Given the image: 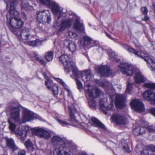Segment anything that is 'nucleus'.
<instances>
[{"instance_id":"f257e3e1","label":"nucleus","mask_w":155,"mask_h":155,"mask_svg":"<svg viewBox=\"0 0 155 155\" xmlns=\"http://www.w3.org/2000/svg\"><path fill=\"white\" fill-rule=\"evenodd\" d=\"M6 3V8L10 5L9 11L6 16L7 25L11 29L23 26L24 22L19 17V13L15 8L18 3V0H10Z\"/></svg>"},{"instance_id":"f03ea898","label":"nucleus","mask_w":155,"mask_h":155,"mask_svg":"<svg viewBox=\"0 0 155 155\" xmlns=\"http://www.w3.org/2000/svg\"><path fill=\"white\" fill-rule=\"evenodd\" d=\"M53 131L49 130V138L53 136L51 142L54 146V155H71V151H64L65 147V142L59 136H54Z\"/></svg>"},{"instance_id":"7ed1b4c3","label":"nucleus","mask_w":155,"mask_h":155,"mask_svg":"<svg viewBox=\"0 0 155 155\" xmlns=\"http://www.w3.org/2000/svg\"><path fill=\"white\" fill-rule=\"evenodd\" d=\"M59 61L63 64L65 71L69 73L71 70L72 72L76 74L77 67L75 64L70 61L68 56L66 54L62 55L59 58Z\"/></svg>"},{"instance_id":"20e7f679","label":"nucleus","mask_w":155,"mask_h":155,"mask_svg":"<svg viewBox=\"0 0 155 155\" xmlns=\"http://www.w3.org/2000/svg\"><path fill=\"white\" fill-rule=\"evenodd\" d=\"M49 8L54 15L57 23H59V20L63 14L62 8L52 0H49Z\"/></svg>"},{"instance_id":"39448f33","label":"nucleus","mask_w":155,"mask_h":155,"mask_svg":"<svg viewBox=\"0 0 155 155\" xmlns=\"http://www.w3.org/2000/svg\"><path fill=\"white\" fill-rule=\"evenodd\" d=\"M71 15H72L75 21L73 26L74 30L76 32L80 33L84 32L85 29L84 24L81 21L80 17L76 14L71 12Z\"/></svg>"},{"instance_id":"423d86ee","label":"nucleus","mask_w":155,"mask_h":155,"mask_svg":"<svg viewBox=\"0 0 155 155\" xmlns=\"http://www.w3.org/2000/svg\"><path fill=\"white\" fill-rule=\"evenodd\" d=\"M119 67L121 71L124 74L132 76L134 73V68L133 65L128 63H121Z\"/></svg>"},{"instance_id":"0eeeda50","label":"nucleus","mask_w":155,"mask_h":155,"mask_svg":"<svg viewBox=\"0 0 155 155\" xmlns=\"http://www.w3.org/2000/svg\"><path fill=\"white\" fill-rule=\"evenodd\" d=\"M71 12H66L67 14H68L70 15L68 18L64 19L61 20L60 23V28L58 31H62L67 28H70L72 25L74 18L72 15H71Z\"/></svg>"},{"instance_id":"6e6552de","label":"nucleus","mask_w":155,"mask_h":155,"mask_svg":"<svg viewBox=\"0 0 155 155\" xmlns=\"http://www.w3.org/2000/svg\"><path fill=\"white\" fill-rule=\"evenodd\" d=\"M137 57L143 59L147 63L148 66L151 71L155 69V62L153 60L148 56H143L141 52L137 51L134 49V51L131 52Z\"/></svg>"},{"instance_id":"1a4fd4ad","label":"nucleus","mask_w":155,"mask_h":155,"mask_svg":"<svg viewBox=\"0 0 155 155\" xmlns=\"http://www.w3.org/2000/svg\"><path fill=\"white\" fill-rule=\"evenodd\" d=\"M94 91L93 88H89L86 91L85 95L90 107L95 108H96V104L94 100L95 97L93 95Z\"/></svg>"},{"instance_id":"9d476101","label":"nucleus","mask_w":155,"mask_h":155,"mask_svg":"<svg viewBox=\"0 0 155 155\" xmlns=\"http://www.w3.org/2000/svg\"><path fill=\"white\" fill-rule=\"evenodd\" d=\"M32 131L34 135L45 139H48V133L47 128L37 127L33 128Z\"/></svg>"},{"instance_id":"9b49d317","label":"nucleus","mask_w":155,"mask_h":155,"mask_svg":"<svg viewBox=\"0 0 155 155\" xmlns=\"http://www.w3.org/2000/svg\"><path fill=\"white\" fill-rule=\"evenodd\" d=\"M132 108L138 112H142L144 110V105L139 100H133L130 103Z\"/></svg>"},{"instance_id":"f8f14e48","label":"nucleus","mask_w":155,"mask_h":155,"mask_svg":"<svg viewBox=\"0 0 155 155\" xmlns=\"http://www.w3.org/2000/svg\"><path fill=\"white\" fill-rule=\"evenodd\" d=\"M48 11L45 10L37 12V21L39 23H41L46 19L47 22L48 23Z\"/></svg>"},{"instance_id":"ddd939ff","label":"nucleus","mask_w":155,"mask_h":155,"mask_svg":"<svg viewBox=\"0 0 155 155\" xmlns=\"http://www.w3.org/2000/svg\"><path fill=\"white\" fill-rule=\"evenodd\" d=\"M35 114L29 110H24L22 116V121L20 122V123H23L33 119L35 118Z\"/></svg>"},{"instance_id":"4468645a","label":"nucleus","mask_w":155,"mask_h":155,"mask_svg":"<svg viewBox=\"0 0 155 155\" xmlns=\"http://www.w3.org/2000/svg\"><path fill=\"white\" fill-rule=\"evenodd\" d=\"M49 89L52 92V93L58 101H59L61 99V97H57V96L58 93V85L54 84L53 81L49 79Z\"/></svg>"},{"instance_id":"2eb2a0df","label":"nucleus","mask_w":155,"mask_h":155,"mask_svg":"<svg viewBox=\"0 0 155 155\" xmlns=\"http://www.w3.org/2000/svg\"><path fill=\"white\" fill-rule=\"evenodd\" d=\"M76 74L72 72L76 76H78L80 75L83 81L86 82L90 79L91 77V72L89 70H85L82 72L78 71L77 68V71H76Z\"/></svg>"},{"instance_id":"dca6fc26","label":"nucleus","mask_w":155,"mask_h":155,"mask_svg":"<svg viewBox=\"0 0 155 155\" xmlns=\"http://www.w3.org/2000/svg\"><path fill=\"white\" fill-rule=\"evenodd\" d=\"M11 117L15 122L19 121L20 111L17 107L12 106L11 109Z\"/></svg>"},{"instance_id":"f3484780","label":"nucleus","mask_w":155,"mask_h":155,"mask_svg":"<svg viewBox=\"0 0 155 155\" xmlns=\"http://www.w3.org/2000/svg\"><path fill=\"white\" fill-rule=\"evenodd\" d=\"M97 72L101 76H108L110 75L112 73L111 69L106 66L99 67L97 69Z\"/></svg>"},{"instance_id":"a211bd4d","label":"nucleus","mask_w":155,"mask_h":155,"mask_svg":"<svg viewBox=\"0 0 155 155\" xmlns=\"http://www.w3.org/2000/svg\"><path fill=\"white\" fill-rule=\"evenodd\" d=\"M125 96L123 94L117 95L115 100V104L118 108H122L124 106Z\"/></svg>"},{"instance_id":"6ab92c4d","label":"nucleus","mask_w":155,"mask_h":155,"mask_svg":"<svg viewBox=\"0 0 155 155\" xmlns=\"http://www.w3.org/2000/svg\"><path fill=\"white\" fill-rule=\"evenodd\" d=\"M91 120L92 122L95 124L96 126L99 127L101 129V131L103 135L105 136L108 134V131L105 128L104 124L95 117H92Z\"/></svg>"},{"instance_id":"aec40b11","label":"nucleus","mask_w":155,"mask_h":155,"mask_svg":"<svg viewBox=\"0 0 155 155\" xmlns=\"http://www.w3.org/2000/svg\"><path fill=\"white\" fill-rule=\"evenodd\" d=\"M63 43L64 45L72 53L76 51L77 46L74 41L68 39H65L64 40Z\"/></svg>"},{"instance_id":"412c9836","label":"nucleus","mask_w":155,"mask_h":155,"mask_svg":"<svg viewBox=\"0 0 155 155\" xmlns=\"http://www.w3.org/2000/svg\"><path fill=\"white\" fill-rule=\"evenodd\" d=\"M113 121L117 124H124L126 121L124 117L119 114H114L111 116Z\"/></svg>"},{"instance_id":"4be33fe9","label":"nucleus","mask_w":155,"mask_h":155,"mask_svg":"<svg viewBox=\"0 0 155 155\" xmlns=\"http://www.w3.org/2000/svg\"><path fill=\"white\" fill-rule=\"evenodd\" d=\"M104 101L102 99L99 101V106L101 108L102 110L104 113L106 114H107V111L109 110H112L114 107V105L112 102L107 107H106L104 105Z\"/></svg>"},{"instance_id":"5701e85b","label":"nucleus","mask_w":155,"mask_h":155,"mask_svg":"<svg viewBox=\"0 0 155 155\" xmlns=\"http://www.w3.org/2000/svg\"><path fill=\"white\" fill-rule=\"evenodd\" d=\"M75 104L69 103L68 104V110L70 117L72 121L75 119L74 114L77 112V110L75 107Z\"/></svg>"},{"instance_id":"b1692460","label":"nucleus","mask_w":155,"mask_h":155,"mask_svg":"<svg viewBox=\"0 0 155 155\" xmlns=\"http://www.w3.org/2000/svg\"><path fill=\"white\" fill-rule=\"evenodd\" d=\"M30 35L29 30L28 28H25L22 30L20 33V36L22 41L25 43L28 40L29 37Z\"/></svg>"},{"instance_id":"393cba45","label":"nucleus","mask_w":155,"mask_h":155,"mask_svg":"<svg viewBox=\"0 0 155 155\" xmlns=\"http://www.w3.org/2000/svg\"><path fill=\"white\" fill-rule=\"evenodd\" d=\"M155 94V93L153 90H148L146 91L143 93V96L144 99L150 101Z\"/></svg>"},{"instance_id":"a878e982","label":"nucleus","mask_w":155,"mask_h":155,"mask_svg":"<svg viewBox=\"0 0 155 155\" xmlns=\"http://www.w3.org/2000/svg\"><path fill=\"white\" fill-rule=\"evenodd\" d=\"M6 141V145L7 146L13 149L14 150H16L18 149V147L15 145L14 142L12 138H9L7 137L4 138Z\"/></svg>"},{"instance_id":"bb28decb","label":"nucleus","mask_w":155,"mask_h":155,"mask_svg":"<svg viewBox=\"0 0 155 155\" xmlns=\"http://www.w3.org/2000/svg\"><path fill=\"white\" fill-rule=\"evenodd\" d=\"M134 78L135 82L137 83H143L145 81V78L140 72L135 74Z\"/></svg>"},{"instance_id":"cd10ccee","label":"nucleus","mask_w":155,"mask_h":155,"mask_svg":"<svg viewBox=\"0 0 155 155\" xmlns=\"http://www.w3.org/2000/svg\"><path fill=\"white\" fill-rule=\"evenodd\" d=\"M25 43L27 44L30 46L35 47L41 45L42 43V41L39 39H36L33 41H28V40Z\"/></svg>"},{"instance_id":"c85d7f7f","label":"nucleus","mask_w":155,"mask_h":155,"mask_svg":"<svg viewBox=\"0 0 155 155\" xmlns=\"http://www.w3.org/2000/svg\"><path fill=\"white\" fill-rule=\"evenodd\" d=\"M21 8L22 11L31 10L33 9V7L27 2H22L21 5Z\"/></svg>"},{"instance_id":"c756f323","label":"nucleus","mask_w":155,"mask_h":155,"mask_svg":"<svg viewBox=\"0 0 155 155\" xmlns=\"http://www.w3.org/2000/svg\"><path fill=\"white\" fill-rule=\"evenodd\" d=\"M153 145H151L147 146L143 148L142 151L141 152L142 155H149L151 150L153 149Z\"/></svg>"},{"instance_id":"7c9ffc66","label":"nucleus","mask_w":155,"mask_h":155,"mask_svg":"<svg viewBox=\"0 0 155 155\" xmlns=\"http://www.w3.org/2000/svg\"><path fill=\"white\" fill-rule=\"evenodd\" d=\"M109 55L110 59L114 61L118 62L119 61V59L117 58V55L115 54L114 51H113L111 49H110L109 50Z\"/></svg>"},{"instance_id":"2f4dec72","label":"nucleus","mask_w":155,"mask_h":155,"mask_svg":"<svg viewBox=\"0 0 155 155\" xmlns=\"http://www.w3.org/2000/svg\"><path fill=\"white\" fill-rule=\"evenodd\" d=\"M25 132L20 130H18V131H15V133L16 134L19 138L21 140H24L25 139V135L24 134Z\"/></svg>"},{"instance_id":"473e14b6","label":"nucleus","mask_w":155,"mask_h":155,"mask_svg":"<svg viewBox=\"0 0 155 155\" xmlns=\"http://www.w3.org/2000/svg\"><path fill=\"white\" fill-rule=\"evenodd\" d=\"M84 45H90L91 43H95V41L92 40L89 37L87 36H85L84 37Z\"/></svg>"},{"instance_id":"72a5a7b5","label":"nucleus","mask_w":155,"mask_h":155,"mask_svg":"<svg viewBox=\"0 0 155 155\" xmlns=\"http://www.w3.org/2000/svg\"><path fill=\"white\" fill-rule=\"evenodd\" d=\"M127 87L125 91V92L129 94H130V92L132 87V84L129 81H127Z\"/></svg>"},{"instance_id":"f704fd0d","label":"nucleus","mask_w":155,"mask_h":155,"mask_svg":"<svg viewBox=\"0 0 155 155\" xmlns=\"http://www.w3.org/2000/svg\"><path fill=\"white\" fill-rule=\"evenodd\" d=\"M93 47H97L98 48L97 50H98V52L101 54L103 53L104 50L102 47L100 46L99 45L98 42L97 41L95 42V44L92 46Z\"/></svg>"},{"instance_id":"c9c22d12","label":"nucleus","mask_w":155,"mask_h":155,"mask_svg":"<svg viewBox=\"0 0 155 155\" xmlns=\"http://www.w3.org/2000/svg\"><path fill=\"white\" fill-rule=\"evenodd\" d=\"M8 122L9 124V128L12 131H14L16 127V125L14 123L11 122L10 120H8Z\"/></svg>"},{"instance_id":"e433bc0d","label":"nucleus","mask_w":155,"mask_h":155,"mask_svg":"<svg viewBox=\"0 0 155 155\" xmlns=\"http://www.w3.org/2000/svg\"><path fill=\"white\" fill-rule=\"evenodd\" d=\"M35 57L37 60L40 63L44 65H46V63L45 61L42 59L41 57H38L37 54H35Z\"/></svg>"},{"instance_id":"4c0bfd02","label":"nucleus","mask_w":155,"mask_h":155,"mask_svg":"<svg viewBox=\"0 0 155 155\" xmlns=\"http://www.w3.org/2000/svg\"><path fill=\"white\" fill-rule=\"evenodd\" d=\"M122 46L123 48L130 53L132 51H134V49L126 44H122Z\"/></svg>"},{"instance_id":"58836bf2","label":"nucleus","mask_w":155,"mask_h":155,"mask_svg":"<svg viewBox=\"0 0 155 155\" xmlns=\"http://www.w3.org/2000/svg\"><path fill=\"white\" fill-rule=\"evenodd\" d=\"M143 86L148 88L154 89L155 88V83H145L144 84Z\"/></svg>"},{"instance_id":"ea45409f","label":"nucleus","mask_w":155,"mask_h":155,"mask_svg":"<svg viewBox=\"0 0 155 155\" xmlns=\"http://www.w3.org/2000/svg\"><path fill=\"white\" fill-rule=\"evenodd\" d=\"M146 130L150 133H155V128L153 126H149L146 127Z\"/></svg>"},{"instance_id":"a19ab883","label":"nucleus","mask_w":155,"mask_h":155,"mask_svg":"<svg viewBox=\"0 0 155 155\" xmlns=\"http://www.w3.org/2000/svg\"><path fill=\"white\" fill-rule=\"evenodd\" d=\"M140 127H136L133 130V133L135 136H137L140 135Z\"/></svg>"},{"instance_id":"79ce46f5","label":"nucleus","mask_w":155,"mask_h":155,"mask_svg":"<svg viewBox=\"0 0 155 155\" xmlns=\"http://www.w3.org/2000/svg\"><path fill=\"white\" fill-rule=\"evenodd\" d=\"M9 29L15 35H18V31L19 30H18V29L21 28V27H22L23 26H21L20 28H13L12 29H10L9 27V26H8Z\"/></svg>"},{"instance_id":"37998d69","label":"nucleus","mask_w":155,"mask_h":155,"mask_svg":"<svg viewBox=\"0 0 155 155\" xmlns=\"http://www.w3.org/2000/svg\"><path fill=\"white\" fill-rule=\"evenodd\" d=\"M76 83L78 89L80 90L82 87V85L81 82L78 79H76Z\"/></svg>"},{"instance_id":"c03bdc74","label":"nucleus","mask_w":155,"mask_h":155,"mask_svg":"<svg viewBox=\"0 0 155 155\" xmlns=\"http://www.w3.org/2000/svg\"><path fill=\"white\" fill-rule=\"evenodd\" d=\"M26 151L22 149L19 150L18 151L16 155H26Z\"/></svg>"},{"instance_id":"a18cd8bd","label":"nucleus","mask_w":155,"mask_h":155,"mask_svg":"<svg viewBox=\"0 0 155 155\" xmlns=\"http://www.w3.org/2000/svg\"><path fill=\"white\" fill-rule=\"evenodd\" d=\"M58 122L60 123V124L63 126H66L68 125H70V124L65 121L61 120L58 119H57Z\"/></svg>"},{"instance_id":"49530a36","label":"nucleus","mask_w":155,"mask_h":155,"mask_svg":"<svg viewBox=\"0 0 155 155\" xmlns=\"http://www.w3.org/2000/svg\"><path fill=\"white\" fill-rule=\"evenodd\" d=\"M25 144L27 148L31 147L32 145L31 142L29 140H27V141L25 142Z\"/></svg>"},{"instance_id":"de8ad7c7","label":"nucleus","mask_w":155,"mask_h":155,"mask_svg":"<svg viewBox=\"0 0 155 155\" xmlns=\"http://www.w3.org/2000/svg\"><path fill=\"white\" fill-rule=\"evenodd\" d=\"M68 34L69 36L72 38H74L76 37L77 35L76 33L71 31H68Z\"/></svg>"},{"instance_id":"09e8293b","label":"nucleus","mask_w":155,"mask_h":155,"mask_svg":"<svg viewBox=\"0 0 155 155\" xmlns=\"http://www.w3.org/2000/svg\"><path fill=\"white\" fill-rule=\"evenodd\" d=\"M146 127H140V134L141 135L145 134L146 132Z\"/></svg>"},{"instance_id":"8fccbe9b","label":"nucleus","mask_w":155,"mask_h":155,"mask_svg":"<svg viewBox=\"0 0 155 155\" xmlns=\"http://www.w3.org/2000/svg\"><path fill=\"white\" fill-rule=\"evenodd\" d=\"M69 147H70L71 150H72L73 151V152L74 151H75L77 149V147L76 146L72 143L69 145Z\"/></svg>"},{"instance_id":"3c124183","label":"nucleus","mask_w":155,"mask_h":155,"mask_svg":"<svg viewBox=\"0 0 155 155\" xmlns=\"http://www.w3.org/2000/svg\"><path fill=\"white\" fill-rule=\"evenodd\" d=\"M125 145L123 146V148L124 149L126 150L128 153H130L131 151L129 149V147L128 146V144L127 142H126L124 143Z\"/></svg>"},{"instance_id":"603ef678","label":"nucleus","mask_w":155,"mask_h":155,"mask_svg":"<svg viewBox=\"0 0 155 155\" xmlns=\"http://www.w3.org/2000/svg\"><path fill=\"white\" fill-rule=\"evenodd\" d=\"M95 92L96 94V97H97L99 96V95L102 94V91L98 88H97L95 90Z\"/></svg>"},{"instance_id":"864d4df0","label":"nucleus","mask_w":155,"mask_h":155,"mask_svg":"<svg viewBox=\"0 0 155 155\" xmlns=\"http://www.w3.org/2000/svg\"><path fill=\"white\" fill-rule=\"evenodd\" d=\"M45 78L47 80L45 81V84L47 87L48 88V75L45 73L43 74Z\"/></svg>"},{"instance_id":"5fc2aeb1","label":"nucleus","mask_w":155,"mask_h":155,"mask_svg":"<svg viewBox=\"0 0 155 155\" xmlns=\"http://www.w3.org/2000/svg\"><path fill=\"white\" fill-rule=\"evenodd\" d=\"M141 11L143 13L144 15H147V13L148 10L145 7H143L141 9Z\"/></svg>"},{"instance_id":"6e6d98bb","label":"nucleus","mask_w":155,"mask_h":155,"mask_svg":"<svg viewBox=\"0 0 155 155\" xmlns=\"http://www.w3.org/2000/svg\"><path fill=\"white\" fill-rule=\"evenodd\" d=\"M42 26L38 25L37 27L35 28V31L37 32H39L42 31Z\"/></svg>"},{"instance_id":"4d7b16f0","label":"nucleus","mask_w":155,"mask_h":155,"mask_svg":"<svg viewBox=\"0 0 155 155\" xmlns=\"http://www.w3.org/2000/svg\"><path fill=\"white\" fill-rule=\"evenodd\" d=\"M150 114L155 117V108H151L149 110Z\"/></svg>"},{"instance_id":"13d9d810","label":"nucleus","mask_w":155,"mask_h":155,"mask_svg":"<svg viewBox=\"0 0 155 155\" xmlns=\"http://www.w3.org/2000/svg\"><path fill=\"white\" fill-rule=\"evenodd\" d=\"M53 52L52 51H49V61L52 60L53 58Z\"/></svg>"},{"instance_id":"bf43d9fd","label":"nucleus","mask_w":155,"mask_h":155,"mask_svg":"<svg viewBox=\"0 0 155 155\" xmlns=\"http://www.w3.org/2000/svg\"><path fill=\"white\" fill-rule=\"evenodd\" d=\"M153 149H151L149 155H155V146L153 145Z\"/></svg>"},{"instance_id":"052dcab7","label":"nucleus","mask_w":155,"mask_h":155,"mask_svg":"<svg viewBox=\"0 0 155 155\" xmlns=\"http://www.w3.org/2000/svg\"><path fill=\"white\" fill-rule=\"evenodd\" d=\"M62 85L64 87V88L69 93H70V91L69 89L68 88V86L67 85L65 84V83H64V84H62Z\"/></svg>"},{"instance_id":"680f3d73","label":"nucleus","mask_w":155,"mask_h":155,"mask_svg":"<svg viewBox=\"0 0 155 155\" xmlns=\"http://www.w3.org/2000/svg\"><path fill=\"white\" fill-rule=\"evenodd\" d=\"M149 19V17L146 15H144V17L142 18V20L144 21H147Z\"/></svg>"},{"instance_id":"e2e57ef3","label":"nucleus","mask_w":155,"mask_h":155,"mask_svg":"<svg viewBox=\"0 0 155 155\" xmlns=\"http://www.w3.org/2000/svg\"><path fill=\"white\" fill-rule=\"evenodd\" d=\"M44 57L46 59V60L48 61V52H47L45 53Z\"/></svg>"},{"instance_id":"0e129e2a","label":"nucleus","mask_w":155,"mask_h":155,"mask_svg":"<svg viewBox=\"0 0 155 155\" xmlns=\"http://www.w3.org/2000/svg\"><path fill=\"white\" fill-rule=\"evenodd\" d=\"M57 81L62 85L63 84H64V82L62 79L59 78L58 79Z\"/></svg>"},{"instance_id":"69168bd1","label":"nucleus","mask_w":155,"mask_h":155,"mask_svg":"<svg viewBox=\"0 0 155 155\" xmlns=\"http://www.w3.org/2000/svg\"><path fill=\"white\" fill-rule=\"evenodd\" d=\"M106 36L111 39L113 40V37H112L111 35L109 34L106 33Z\"/></svg>"},{"instance_id":"338daca9","label":"nucleus","mask_w":155,"mask_h":155,"mask_svg":"<svg viewBox=\"0 0 155 155\" xmlns=\"http://www.w3.org/2000/svg\"><path fill=\"white\" fill-rule=\"evenodd\" d=\"M154 29H155V28H152L151 29V30L152 31L154 30Z\"/></svg>"},{"instance_id":"774afa93","label":"nucleus","mask_w":155,"mask_h":155,"mask_svg":"<svg viewBox=\"0 0 155 155\" xmlns=\"http://www.w3.org/2000/svg\"><path fill=\"white\" fill-rule=\"evenodd\" d=\"M88 25L90 27H91V25L90 23H89Z\"/></svg>"}]
</instances>
